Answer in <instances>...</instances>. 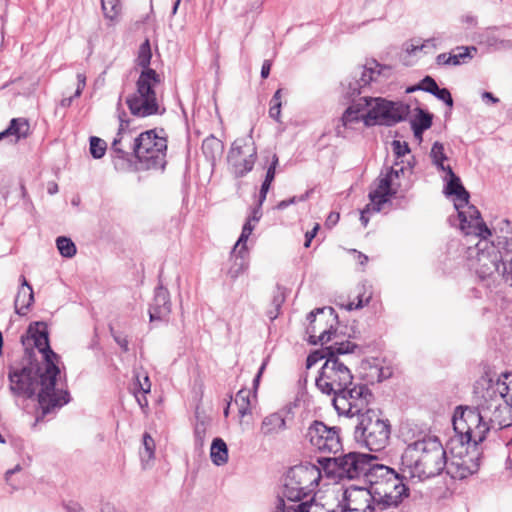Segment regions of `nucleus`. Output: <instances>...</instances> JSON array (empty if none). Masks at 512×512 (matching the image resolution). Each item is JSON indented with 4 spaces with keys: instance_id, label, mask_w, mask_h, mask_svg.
<instances>
[{
    "instance_id": "nucleus-1",
    "label": "nucleus",
    "mask_w": 512,
    "mask_h": 512,
    "mask_svg": "<svg viewBox=\"0 0 512 512\" xmlns=\"http://www.w3.org/2000/svg\"><path fill=\"white\" fill-rule=\"evenodd\" d=\"M21 343L29 358V350L32 351L34 348L42 354L44 367L30 360L21 367L10 366V390L15 395L26 397H32L37 393L43 418L70 401L69 392L58 384L59 356L50 347L47 326L43 322L30 324L26 333L21 336Z\"/></svg>"
},
{
    "instance_id": "nucleus-2",
    "label": "nucleus",
    "mask_w": 512,
    "mask_h": 512,
    "mask_svg": "<svg viewBox=\"0 0 512 512\" xmlns=\"http://www.w3.org/2000/svg\"><path fill=\"white\" fill-rule=\"evenodd\" d=\"M499 379L491 384L477 408L458 407L453 416L455 436L453 444L477 448L490 430H501L512 425V392L498 390Z\"/></svg>"
},
{
    "instance_id": "nucleus-3",
    "label": "nucleus",
    "mask_w": 512,
    "mask_h": 512,
    "mask_svg": "<svg viewBox=\"0 0 512 512\" xmlns=\"http://www.w3.org/2000/svg\"><path fill=\"white\" fill-rule=\"evenodd\" d=\"M446 464V450L439 439L433 436L410 443L401 456L403 472L418 480L439 475Z\"/></svg>"
},
{
    "instance_id": "nucleus-4",
    "label": "nucleus",
    "mask_w": 512,
    "mask_h": 512,
    "mask_svg": "<svg viewBox=\"0 0 512 512\" xmlns=\"http://www.w3.org/2000/svg\"><path fill=\"white\" fill-rule=\"evenodd\" d=\"M150 42L146 39L139 47L137 65L142 67L136 82V91L126 98V104L134 116L147 117L159 112V104L155 92L160 83V75L149 68L151 62Z\"/></svg>"
},
{
    "instance_id": "nucleus-5",
    "label": "nucleus",
    "mask_w": 512,
    "mask_h": 512,
    "mask_svg": "<svg viewBox=\"0 0 512 512\" xmlns=\"http://www.w3.org/2000/svg\"><path fill=\"white\" fill-rule=\"evenodd\" d=\"M320 471L315 466H296L292 468L284 484L282 496L272 512H309L312 498L309 497L318 486Z\"/></svg>"
},
{
    "instance_id": "nucleus-6",
    "label": "nucleus",
    "mask_w": 512,
    "mask_h": 512,
    "mask_svg": "<svg viewBox=\"0 0 512 512\" xmlns=\"http://www.w3.org/2000/svg\"><path fill=\"white\" fill-rule=\"evenodd\" d=\"M400 475L389 466L373 463L367 474L366 482L369 484V493L380 510L389 507H398L405 497H408V488Z\"/></svg>"
},
{
    "instance_id": "nucleus-7",
    "label": "nucleus",
    "mask_w": 512,
    "mask_h": 512,
    "mask_svg": "<svg viewBox=\"0 0 512 512\" xmlns=\"http://www.w3.org/2000/svg\"><path fill=\"white\" fill-rule=\"evenodd\" d=\"M391 425L375 411H367L358 420L354 430L356 442L370 451H381L389 443Z\"/></svg>"
},
{
    "instance_id": "nucleus-8",
    "label": "nucleus",
    "mask_w": 512,
    "mask_h": 512,
    "mask_svg": "<svg viewBox=\"0 0 512 512\" xmlns=\"http://www.w3.org/2000/svg\"><path fill=\"white\" fill-rule=\"evenodd\" d=\"M376 458L372 455L349 452L339 457H323L319 460L324 471L338 479H357L367 474Z\"/></svg>"
},
{
    "instance_id": "nucleus-9",
    "label": "nucleus",
    "mask_w": 512,
    "mask_h": 512,
    "mask_svg": "<svg viewBox=\"0 0 512 512\" xmlns=\"http://www.w3.org/2000/svg\"><path fill=\"white\" fill-rule=\"evenodd\" d=\"M135 157L146 169H163L166 165L167 138L163 129L147 130L137 135Z\"/></svg>"
},
{
    "instance_id": "nucleus-10",
    "label": "nucleus",
    "mask_w": 512,
    "mask_h": 512,
    "mask_svg": "<svg viewBox=\"0 0 512 512\" xmlns=\"http://www.w3.org/2000/svg\"><path fill=\"white\" fill-rule=\"evenodd\" d=\"M488 237H481L474 248H469L468 255L473 261L472 265L482 279L491 277L494 274H501L504 265H507L505 257L508 253L503 254L498 245L489 242Z\"/></svg>"
},
{
    "instance_id": "nucleus-11",
    "label": "nucleus",
    "mask_w": 512,
    "mask_h": 512,
    "mask_svg": "<svg viewBox=\"0 0 512 512\" xmlns=\"http://www.w3.org/2000/svg\"><path fill=\"white\" fill-rule=\"evenodd\" d=\"M373 400V393L367 385L352 383L333 397V406L339 415L357 416L359 420L367 411H375L369 407Z\"/></svg>"
},
{
    "instance_id": "nucleus-12",
    "label": "nucleus",
    "mask_w": 512,
    "mask_h": 512,
    "mask_svg": "<svg viewBox=\"0 0 512 512\" xmlns=\"http://www.w3.org/2000/svg\"><path fill=\"white\" fill-rule=\"evenodd\" d=\"M367 104L365 126L394 125L406 118L409 106L401 102L388 101L381 97H363Z\"/></svg>"
},
{
    "instance_id": "nucleus-13",
    "label": "nucleus",
    "mask_w": 512,
    "mask_h": 512,
    "mask_svg": "<svg viewBox=\"0 0 512 512\" xmlns=\"http://www.w3.org/2000/svg\"><path fill=\"white\" fill-rule=\"evenodd\" d=\"M353 375L340 359L327 358L315 379L316 387L327 395L335 396L347 385H352Z\"/></svg>"
},
{
    "instance_id": "nucleus-14",
    "label": "nucleus",
    "mask_w": 512,
    "mask_h": 512,
    "mask_svg": "<svg viewBox=\"0 0 512 512\" xmlns=\"http://www.w3.org/2000/svg\"><path fill=\"white\" fill-rule=\"evenodd\" d=\"M450 457H447L446 473L453 479H464L479 469L480 453L477 448L448 442Z\"/></svg>"
},
{
    "instance_id": "nucleus-15",
    "label": "nucleus",
    "mask_w": 512,
    "mask_h": 512,
    "mask_svg": "<svg viewBox=\"0 0 512 512\" xmlns=\"http://www.w3.org/2000/svg\"><path fill=\"white\" fill-rule=\"evenodd\" d=\"M252 133L253 129L247 136L235 139L228 152V166L236 178H242L251 172L257 160V147Z\"/></svg>"
},
{
    "instance_id": "nucleus-16",
    "label": "nucleus",
    "mask_w": 512,
    "mask_h": 512,
    "mask_svg": "<svg viewBox=\"0 0 512 512\" xmlns=\"http://www.w3.org/2000/svg\"><path fill=\"white\" fill-rule=\"evenodd\" d=\"M305 438L315 451L323 454H336L343 448L340 429L327 426L322 421H313L307 428Z\"/></svg>"
},
{
    "instance_id": "nucleus-17",
    "label": "nucleus",
    "mask_w": 512,
    "mask_h": 512,
    "mask_svg": "<svg viewBox=\"0 0 512 512\" xmlns=\"http://www.w3.org/2000/svg\"><path fill=\"white\" fill-rule=\"evenodd\" d=\"M405 170L406 167L400 166L399 168H388L385 173L381 172L375 188L369 192V199L372 201L374 211L379 212L390 197L397 194L400 188L399 178Z\"/></svg>"
},
{
    "instance_id": "nucleus-18",
    "label": "nucleus",
    "mask_w": 512,
    "mask_h": 512,
    "mask_svg": "<svg viewBox=\"0 0 512 512\" xmlns=\"http://www.w3.org/2000/svg\"><path fill=\"white\" fill-rule=\"evenodd\" d=\"M454 206L458 212L460 229L466 235H474L480 238L492 235L491 230L482 220L479 210L475 206L469 205V201L459 202Z\"/></svg>"
},
{
    "instance_id": "nucleus-19",
    "label": "nucleus",
    "mask_w": 512,
    "mask_h": 512,
    "mask_svg": "<svg viewBox=\"0 0 512 512\" xmlns=\"http://www.w3.org/2000/svg\"><path fill=\"white\" fill-rule=\"evenodd\" d=\"M125 116L124 111L118 115L120 124L117 135L111 145V151L119 159H125L130 152L135 155V144L138 141L135 131L129 128V121L124 118Z\"/></svg>"
},
{
    "instance_id": "nucleus-20",
    "label": "nucleus",
    "mask_w": 512,
    "mask_h": 512,
    "mask_svg": "<svg viewBox=\"0 0 512 512\" xmlns=\"http://www.w3.org/2000/svg\"><path fill=\"white\" fill-rule=\"evenodd\" d=\"M367 104L363 97L353 102L343 113L340 124L336 126L337 136L346 137L347 129H354L355 125L363 122L365 124Z\"/></svg>"
},
{
    "instance_id": "nucleus-21",
    "label": "nucleus",
    "mask_w": 512,
    "mask_h": 512,
    "mask_svg": "<svg viewBox=\"0 0 512 512\" xmlns=\"http://www.w3.org/2000/svg\"><path fill=\"white\" fill-rule=\"evenodd\" d=\"M171 313L169 292L162 286L155 289V294L149 308L151 322L166 320Z\"/></svg>"
},
{
    "instance_id": "nucleus-22",
    "label": "nucleus",
    "mask_w": 512,
    "mask_h": 512,
    "mask_svg": "<svg viewBox=\"0 0 512 512\" xmlns=\"http://www.w3.org/2000/svg\"><path fill=\"white\" fill-rule=\"evenodd\" d=\"M287 428L283 412H274L265 416L261 422L259 433L268 439L276 438Z\"/></svg>"
},
{
    "instance_id": "nucleus-23",
    "label": "nucleus",
    "mask_w": 512,
    "mask_h": 512,
    "mask_svg": "<svg viewBox=\"0 0 512 512\" xmlns=\"http://www.w3.org/2000/svg\"><path fill=\"white\" fill-rule=\"evenodd\" d=\"M381 74L380 64L375 60L368 61L360 71L359 78L354 83H349L352 91L351 95L360 94V89L369 85L372 81H377Z\"/></svg>"
},
{
    "instance_id": "nucleus-24",
    "label": "nucleus",
    "mask_w": 512,
    "mask_h": 512,
    "mask_svg": "<svg viewBox=\"0 0 512 512\" xmlns=\"http://www.w3.org/2000/svg\"><path fill=\"white\" fill-rule=\"evenodd\" d=\"M476 52L475 47L458 46L449 53H441L436 57V63L443 66H458L472 59L471 52Z\"/></svg>"
},
{
    "instance_id": "nucleus-25",
    "label": "nucleus",
    "mask_w": 512,
    "mask_h": 512,
    "mask_svg": "<svg viewBox=\"0 0 512 512\" xmlns=\"http://www.w3.org/2000/svg\"><path fill=\"white\" fill-rule=\"evenodd\" d=\"M444 172L446 173L443 177V180L446 181L445 193L455 196L454 204L468 202L470 195L462 185L460 178L453 172L449 165H447L446 171Z\"/></svg>"
},
{
    "instance_id": "nucleus-26",
    "label": "nucleus",
    "mask_w": 512,
    "mask_h": 512,
    "mask_svg": "<svg viewBox=\"0 0 512 512\" xmlns=\"http://www.w3.org/2000/svg\"><path fill=\"white\" fill-rule=\"evenodd\" d=\"M326 310L330 314H332L333 309L331 307L329 308H317L313 311H311L308 316L307 320L309 321V326L307 327V333L309 334V342L311 344H318L324 345L328 343L331 340V335L334 331H332V327L330 329H324L318 336H316L317 327H316V316L318 314H323Z\"/></svg>"
},
{
    "instance_id": "nucleus-27",
    "label": "nucleus",
    "mask_w": 512,
    "mask_h": 512,
    "mask_svg": "<svg viewBox=\"0 0 512 512\" xmlns=\"http://www.w3.org/2000/svg\"><path fill=\"white\" fill-rule=\"evenodd\" d=\"M30 133V125L25 118H13L9 126L0 132V140L11 138V142L17 143L21 139H25Z\"/></svg>"
},
{
    "instance_id": "nucleus-28",
    "label": "nucleus",
    "mask_w": 512,
    "mask_h": 512,
    "mask_svg": "<svg viewBox=\"0 0 512 512\" xmlns=\"http://www.w3.org/2000/svg\"><path fill=\"white\" fill-rule=\"evenodd\" d=\"M493 231L497 235V244L506 253H512V223L508 219H499L493 225Z\"/></svg>"
},
{
    "instance_id": "nucleus-29",
    "label": "nucleus",
    "mask_w": 512,
    "mask_h": 512,
    "mask_svg": "<svg viewBox=\"0 0 512 512\" xmlns=\"http://www.w3.org/2000/svg\"><path fill=\"white\" fill-rule=\"evenodd\" d=\"M34 301L31 285L24 276L21 277V286L16 294L14 305L17 314L24 315Z\"/></svg>"
},
{
    "instance_id": "nucleus-30",
    "label": "nucleus",
    "mask_w": 512,
    "mask_h": 512,
    "mask_svg": "<svg viewBox=\"0 0 512 512\" xmlns=\"http://www.w3.org/2000/svg\"><path fill=\"white\" fill-rule=\"evenodd\" d=\"M224 151V144L221 140L214 136H209L202 143V152L206 159L214 163L219 159Z\"/></svg>"
},
{
    "instance_id": "nucleus-31",
    "label": "nucleus",
    "mask_w": 512,
    "mask_h": 512,
    "mask_svg": "<svg viewBox=\"0 0 512 512\" xmlns=\"http://www.w3.org/2000/svg\"><path fill=\"white\" fill-rule=\"evenodd\" d=\"M211 461L217 465L222 466L228 461V448L226 443L221 438H215L212 441L210 448Z\"/></svg>"
},
{
    "instance_id": "nucleus-32",
    "label": "nucleus",
    "mask_w": 512,
    "mask_h": 512,
    "mask_svg": "<svg viewBox=\"0 0 512 512\" xmlns=\"http://www.w3.org/2000/svg\"><path fill=\"white\" fill-rule=\"evenodd\" d=\"M411 125L414 135L421 139L422 133L429 129L432 125V116L422 109H418V114L416 118L411 122Z\"/></svg>"
},
{
    "instance_id": "nucleus-33",
    "label": "nucleus",
    "mask_w": 512,
    "mask_h": 512,
    "mask_svg": "<svg viewBox=\"0 0 512 512\" xmlns=\"http://www.w3.org/2000/svg\"><path fill=\"white\" fill-rule=\"evenodd\" d=\"M356 348L357 345L350 341L335 342L333 345L327 346L328 358L339 359L340 355L352 353Z\"/></svg>"
},
{
    "instance_id": "nucleus-34",
    "label": "nucleus",
    "mask_w": 512,
    "mask_h": 512,
    "mask_svg": "<svg viewBox=\"0 0 512 512\" xmlns=\"http://www.w3.org/2000/svg\"><path fill=\"white\" fill-rule=\"evenodd\" d=\"M235 403L241 417L251 414V392L248 389H241L237 392Z\"/></svg>"
},
{
    "instance_id": "nucleus-35",
    "label": "nucleus",
    "mask_w": 512,
    "mask_h": 512,
    "mask_svg": "<svg viewBox=\"0 0 512 512\" xmlns=\"http://www.w3.org/2000/svg\"><path fill=\"white\" fill-rule=\"evenodd\" d=\"M232 257L235 258V263L229 269L228 273L232 278H236L241 273H243L248 267V263L246 260L247 254H244V249L240 248L238 253L232 254Z\"/></svg>"
},
{
    "instance_id": "nucleus-36",
    "label": "nucleus",
    "mask_w": 512,
    "mask_h": 512,
    "mask_svg": "<svg viewBox=\"0 0 512 512\" xmlns=\"http://www.w3.org/2000/svg\"><path fill=\"white\" fill-rule=\"evenodd\" d=\"M430 157L432 159L433 164L441 171H446V167L444 165V161L447 159V156L444 152V146L440 142H435L432 145L430 151Z\"/></svg>"
},
{
    "instance_id": "nucleus-37",
    "label": "nucleus",
    "mask_w": 512,
    "mask_h": 512,
    "mask_svg": "<svg viewBox=\"0 0 512 512\" xmlns=\"http://www.w3.org/2000/svg\"><path fill=\"white\" fill-rule=\"evenodd\" d=\"M101 7L105 17L111 21L115 20L121 13V0H101Z\"/></svg>"
},
{
    "instance_id": "nucleus-38",
    "label": "nucleus",
    "mask_w": 512,
    "mask_h": 512,
    "mask_svg": "<svg viewBox=\"0 0 512 512\" xmlns=\"http://www.w3.org/2000/svg\"><path fill=\"white\" fill-rule=\"evenodd\" d=\"M56 245L59 253L66 258H71L76 254V246L71 239L60 236L56 240Z\"/></svg>"
},
{
    "instance_id": "nucleus-39",
    "label": "nucleus",
    "mask_w": 512,
    "mask_h": 512,
    "mask_svg": "<svg viewBox=\"0 0 512 512\" xmlns=\"http://www.w3.org/2000/svg\"><path fill=\"white\" fill-rule=\"evenodd\" d=\"M107 149L106 142L98 137L92 136L90 138V153L93 158L100 159L105 155Z\"/></svg>"
},
{
    "instance_id": "nucleus-40",
    "label": "nucleus",
    "mask_w": 512,
    "mask_h": 512,
    "mask_svg": "<svg viewBox=\"0 0 512 512\" xmlns=\"http://www.w3.org/2000/svg\"><path fill=\"white\" fill-rule=\"evenodd\" d=\"M281 96L282 89H278L270 101L269 116L276 121H279L281 115Z\"/></svg>"
},
{
    "instance_id": "nucleus-41",
    "label": "nucleus",
    "mask_w": 512,
    "mask_h": 512,
    "mask_svg": "<svg viewBox=\"0 0 512 512\" xmlns=\"http://www.w3.org/2000/svg\"><path fill=\"white\" fill-rule=\"evenodd\" d=\"M86 86V76L83 73L77 74V88L73 96L61 100L62 107H69L72 104L73 98H78Z\"/></svg>"
},
{
    "instance_id": "nucleus-42",
    "label": "nucleus",
    "mask_w": 512,
    "mask_h": 512,
    "mask_svg": "<svg viewBox=\"0 0 512 512\" xmlns=\"http://www.w3.org/2000/svg\"><path fill=\"white\" fill-rule=\"evenodd\" d=\"M143 446L144 451L141 452L142 460L144 461L145 457L148 460H151L154 457L155 442L154 439L148 433H145L143 435Z\"/></svg>"
},
{
    "instance_id": "nucleus-43",
    "label": "nucleus",
    "mask_w": 512,
    "mask_h": 512,
    "mask_svg": "<svg viewBox=\"0 0 512 512\" xmlns=\"http://www.w3.org/2000/svg\"><path fill=\"white\" fill-rule=\"evenodd\" d=\"M136 382L134 383V392H140L142 394H147L150 392L151 389V383L149 380V377L147 375H143L142 377L137 374L136 375Z\"/></svg>"
},
{
    "instance_id": "nucleus-44",
    "label": "nucleus",
    "mask_w": 512,
    "mask_h": 512,
    "mask_svg": "<svg viewBox=\"0 0 512 512\" xmlns=\"http://www.w3.org/2000/svg\"><path fill=\"white\" fill-rule=\"evenodd\" d=\"M327 358H328L327 347H324L321 350H317V351H314L311 354H309V356L307 357V360H306V366H307V368H311L320 360L325 359V361H326Z\"/></svg>"
},
{
    "instance_id": "nucleus-45",
    "label": "nucleus",
    "mask_w": 512,
    "mask_h": 512,
    "mask_svg": "<svg viewBox=\"0 0 512 512\" xmlns=\"http://www.w3.org/2000/svg\"><path fill=\"white\" fill-rule=\"evenodd\" d=\"M419 90H423L425 92H428L430 94H434L438 89V85L436 81L430 77L426 76L422 81L421 84L418 86Z\"/></svg>"
},
{
    "instance_id": "nucleus-46",
    "label": "nucleus",
    "mask_w": 512,
    "mask_h": 512,
    "mask_svg": "<svg viewBox=\"0 0 512 512\" xmlns=\"http://www.w3.org/2000/svg\"><path fill=\"white\" fill-rule=\"evenodd\" d=\"M499 388L500 391H508L512 392V372L503 373L499 378Z\"/></svg>"
},
{
    "instance_id": "nucleus-47",
    "label": "nucleus",
    "mask_w": 512,
    "mask_h": 512,
    "mask_svg": "<svg viewBox=\"0 0 512 512\" xmlns=\"http://www.w3.org/2000/svg\"><path fill=\"white\" fill-rule=\"evenodd\" d=\"M371 299V294L363 298V295L359 294L357 296V302L350 301L345 305L346 310L351 311L354 309H360L364 307V305L368 304Z\"/></svg>"
},
{
    "instance_id": "nucleus-48",
    "label": "nucleus",
    "mask_w": 512,
    "mask_h": 512,
    "mask_svg": "<svg viewBox=\"0 0 512 512\" xmlns=\"http://www.w3.org/2000/svg\"><path fill=\"white\" fill-rule=\"evenodd\" d=\"M393 151L397 158L403 157L410 153V148L406 142H400L398 140H394L392 143Z\"/></svg>"
},
{
    "instance_id": "nucleus-49",
    "label": "nucleus",
    "mask_w": 512,
    "mask_h": 512,
    "mask_svg": "<svg viewBox=\"0 0 512 512\" xmlns=\"http://www.w3.org/2000/svg\"><path fill=\"white\" fill-rule=\"evenodd\" d=\"M250 235H251L250 233H248L242 229L240 237L238 238L237 242L235 243V245L233 247L232 254L238 253L240 248L244 249V254H248L246 243H247V240Z\"/></svg>"
},
{
    "instance_id": "nucleus-50",
    "label": "nucleus",
    "mask_w": 512,
    "mask_h": 512,
    "mask_svg": "<svg viewBox=\"0 0 512 512\" xmlns=\"http://www.w3.org/2000/svg\"><path fill=\"white\" fill-rule=\"evenodd\" d=\"M307 197H308V192L300 197L293 196L287 200L280 201L276 207L278 210H284L291 204H295L296 202H299V201H305L307 199Z\"/></svg>"
},
{
    "instance_id": "nucleus-51",
    "label": "nucleus",
    "mask_w": 512,
    "mask_h": 512,
    "mask_svg": "<svg viewBox=\"0 0 512 512\" xmlns=\"http://www.w3.org/2000/svg\"><path fill=\"white\" fill-rule=\"evenodd\" d=\"M439 100L445 102L448 106L453 105V99L451 93L446 88H439L434 94Z\"/></svg>"
},
{
    "instance_id": "nucleus-52",
    "label": "nucleus",
    "mask_w": 512,
    "mask_h": 512,
    "mask_svg": "<svg viewBox=\"0 0 512 512\" xmlns=\"http://www.w3.org/2000/svg\"><path fill=\"white\" fill-rule=\"evenodd\" d=\"M278 163H279L278 156L276 154H273L272 161H271V163L267 169V172H266L265 180H268L271 182L274 181L275 174H276V167H277Z\"/></svg>"
},
{
    "instance_id": "nucleus-53",
    "label": "nucleus",
    "mask_w": 512,
    "mask_h": 512,
    "mask_svg": "<svg viewBox=\"0 0 512 512\" xmlns=\"http://www.w3.org/2000/svg\"><path fill=\"white\" fill-rule=\"evenodd\" d=\"M112 336L115 340V342L121 347V349L124 352H127L129 349V342L126 336H123L122 334L114 332V330L111 328Z\"/></svg>"
},
{
    "instance_id": "nucleus-54",
    "label": "nucleus",
    "mask_w": 512,
    "mask_h": 512,
    "mask_svg": "<svg viewBox=\"0 0 512 512\" xmlns=\"http://www.w3.org/2000/svg\"><path fill=\"white\" fill-rule=\"evenodd\" d=\"M428 45H432L433 47H435V39H428L421 45H415V44L411 43L407 46L406 50L408 53H415L418 50L424 49Z\"/></svg>"
},
{
    "instance_id": "nucleus-55",
    "label": "nucleus",
    "mask_w": 512,
    "mask_h": 512,
    "mask_svg": "<svg viewBox=\"0 0 512 512\" xmlns=\"http://www.w3.org/2000/svg\"><path fill=\"white\" fill-rule=\"evenodd\" d=\"M371 212H374V210L372 201L370 200V203L365 206V208L361 211L360 215V221L364 227H366L369 222L368 214H370ZM375 213L377 212L375 211Z\"/></svg>"
},
{
    "instance_id": "nucleus-56",
    "label": "nucleus",
    "mask_w": 512,
    "mask_h": 512,
    "mask_svg": "<svg viewBox=\"0 0 512 512\" xmlns=\"http://www.w3.org/2000/svg\"><path fill=\"white\" fill-rule=\"evenodd\" d=\"M502 276L505 281L512 286V255L509 260H507V265H504L502 270Z\"/></svg>"
},
{
    "instance_id": "nucleus-57",
    "label": "nucleus",
    "mask_w": 512,
    "mask_h": 512,
    "mask_svg": "<svg viewBox=\"0 0 512 512\" xmlns=\"http://www.w3.org/2000/svg\"><path fill=\"white\" fill-rule=\"evenodd\" d=\"M318 229H319V224H316L311 231L306 232L304 247H306V248L310 247L311 241L316 236Z\"/></svg>"
},
{
    "instance_id": "nucleus-58",
    "label": "nucleus",
    "mask_w": 512,
    "mask_h": 512,
    "mask_svg": "<svg viewBox=\"0 0 512 512\" xmlns=\"http://www.w3.org/2000/svg\"><path fill=\"white\" fill-rule=\"evenodd\" d=\"M270 69H271V62L269 60H265L262 64V68H261V77L262 78H267L270 74Z\"/></svg>"
},
{
    "instance_id": "nucleus-59",
    "label": "nucleus",
    "mask_w": 512,
    "mask_h": 512,
    "mask_svg": "<svg viewBox=\"0 0 512 512\" xmlns=\"http://www.w3.org/2000/svg\"><path fill=\"white\" fill-rule=\"evenodd\" d=\"M262 216L261 206L259 204L252 211V215L249 217L254 223H257Z\"/></svg>"
},
{
    "instance_id": "nucleus-60",
    "label": "nucleus",
    "mask_w": 512,
    "mask_h": 512,
    "mask_svg": "<svg viewBox=\"0 0 512 512\" xmlns=\"http://www.w3.org/2000/svg\"><path fill=\"white\" fill-rule=\"evenodd\" d=\"M482 99L492 104H497L499 102V99L497 97H495L492 93L486 91L482 93Z\"/></svg>"
},
{
    "instance_id": "nucleus-61",
    "label": "nucleus",
    "mask_w": 512,
    "mask_h": 512,
    "mask_svg": "<svg viewBox=\"0 0 512 512\" xmlns=\"http://www.w3.org/2000/svg\"><path fill=\"white\" fill-rule=\"evenodd\" d=\"M134 394H135V397H136V400H137L138 404L142 408L148 405V401H147L146 396H145L146 394H142V393L137 392V391H135Z\"/></svg>"
},
{
    "instance_id": "nucleus-62",
    "label": "nucleus",
    "mask_w": 512,
    "mask_h": 512,
    "mask_svg": "<svg viewBox=\"0 0 512 512\" xmlns=\"http://www.w3.org/2000/svg\"><path fill=\"white\" fill-rule=\"evenodd\" d=\"M255 228V223L250 219L248 218L247 221L245 222V224L243 225V230L252 234L253 230Z\"/></svg>"
},
{
    "instance_id": "nucleus-63",
    "label": "nucleus",
    "mask_w": 512,
    "mask_h": 512,
    "mask_svg": "<svg viewBox=\"0 0 512 512\" xmlns=\"http://www.w3.org/2000/svg\"><path fill=\"white\" fill-rule=\"evenodd\" d=\"M47 191L50 195H54L58 192V185L55 182H49L47 186Z\"/></svg>"
},
{
    "instance_id": "nucleus-64",
    "label": "nucleus",
    "mask_w": 512,
    "mask_h": 512,
    "mask_svg": "<svg viewBox=\"0 0 512 512\" xmlns=\"http://www.w3.org/2000/svg\"><path fill=\"white\" fill-rule=\"evenodd\" d=\"M375 507L367 505L364 509H347L345 512H374Z\"/></svg>"
}]
</instances>
